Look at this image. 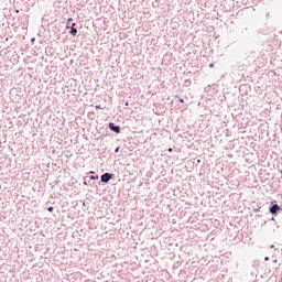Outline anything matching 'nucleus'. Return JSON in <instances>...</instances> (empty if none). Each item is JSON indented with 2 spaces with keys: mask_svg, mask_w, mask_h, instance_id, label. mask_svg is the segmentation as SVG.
Instances as JSON below:
<instances>
[{
  "mask_svg": "<svg viewBox=\"0 0 282 282\" xmlns=\"http://www.w3.org/2000/svg\"><path fill=\"white\" fill-rule=\"evenodd\" d=\"M169 151H170V152H172V151H173V149H172V148H170V149H169Z\"/></svg>",
  "mask_w": 282,
  "mask_h": 282,
  "instance_id": "nucleus-11",
  "label": "nucleus"
},
{
  "mask_svg": "<svg viewBox=\"0 0 282 282\" xmlns=\"http://www.w3.org/2000/svg\"><path fill=\"white\" fill-rule=\"evenodd\" d=\"M209 67H215V64H209Z\"/></svg>",
  "mask_w": 282,
  "mask_h": 282,
  "instance_id": "nucleus-7",
  "label": "nucleus"
},
{
  "mask_svg": "<svg viewBox=\"0 0 282 282\" xmlns=\"http://www.w3.org/2000/svg\"><path fill=\"white\" fill-rule=\"evenodd\" d=\"M118 151H119V148L116 149V153H118Z\"/></svg>",
  "mask_w": 282,
  "mask_h": 282,
  "instance_id": "nucleus-10",
  "label": "nucleus"
},
{
  "mask_svg": "<svg viewBox=\"0 0 282 282\" xmlns=\"http://www.w3.org/2000/svg\"><path fill=\"white\" fill-rule=\"evenodd\" d=\"M76 26V22H73V25L70 28V34L72 35H77V28Z\"/></svg>",
  "mask_w": 282,
  "mask_h": 282,
  "instance_id": "nucleus-4",
  "label": "nucleus"
},
{
  "mask_svg": "<svg viewBox=\"0 0 282 282\" xmlns=\"http://www.w3.org/2000/svg\"><path fill=\"white\" fill-rule=\"evenodd\" d=\"M279 210H281V207L276 204L272 205V207H270L271 215H276V213H279Z\"/></svg>",
  "mask_w": 282,
  "mask_h": 282,
  "instance_id": "nucleus-2",
  "label": "nucleus"
},
{
  "mask_svg": "<svg viewBox=\"0 0 282 282\" xmlns=\"http://www.w3.org/2000/svg\"><path fill=\"white\" fill-rule=\"evenodd\" d=\"M110 180H112L111 173H104V175H101L102 183H108Z\"/></svg>",
  "mask_w": 282,
  "mask_h": 282,
  "instance_id": "nucleus-1",
  "label": "nucleus"
},
{
  "mask_svg": "<svg viewBox=\"0 0 282 282\" xmlns=\"http://www.w3.org/2000/svg\"><path fill=\"white\" fill-rule=\"evenodd\" d=\"M180 102H184V99H178Z\"/></svg>",
  "mask_w": 282,
  "mask_h": 282,
  "instance_id": "nucleus-8",
  "label": "nucleus"
},
{
  "mask_svg": "<svg viewBox=\"0 0 282 282\" xmlns=\"http://www.w3.org/2000/svg\"><path fill=\"white\" fill-rule=\"evenodd\" d=\"M109 128L111 131H115V132H120V127L119 126H116L113 123H109Z\"/></svg>",
  "mask_w": 282,
  "mask_h": 282,
  "instance_id": "nucleus-3",
  "label": "nucleus"
},
{
  "mask_svg": "<svg viewBox=\"0 0 282 282\" xmlns=\"http://www.w3.org/2000/svg\"><path fill=\"white\" fill-rule=\"evenodd\" d=\"M265 261H269V257H265Z\"/></svg>",
  "mask_w": 282,
  "mask_h": 282,
  "instance_id": "nucleus-12",
  "label": "nucleus"
},
{
  "mask_svg": "<svg viewBox=\"0 0 282 282\" xmlns=\"http://www.w3.org/2000/svg\"><path fill=\"white\" fill-rule=\"evenodd\" d=\"M96 108L99 109V108H101V106L96 105Z\"/></svg>",
  "mask_w": 282,
  "mask_h": 282,
  "instance_id": "nucleus-9",
  "label": "nucleus"
},
{
  "mask_svg": "<svg viewBox=\"0 0 282 282\" xmlns=\"http://www.w3.org/2000/svg\"><path fill=\"white\" fill-rule=\"evenodd\" d=\"M53 210H54V207H48L50 213H53Z\"/></svg>",
  "mask_w": 282,
  "mask_h": 282,
  "instance_id": "nucleus-5",
  "label": "nucleus"
},
{
  "mask_svg": "<svg viewBox=\"0 0 282 282\" xmlns=\"http://www.w3.org/2000/svg\"><path fill=\"white\" fill-rule=\"evenodd\" d=\"M70 21H73V19H72V18L67 19V23H70Z\"/></svg>",
  "mask_w": 282,
  "mask_h": 282,
  "instance_id": "nucleus-6",
  "label": "nucleus"
}]
</instances>
